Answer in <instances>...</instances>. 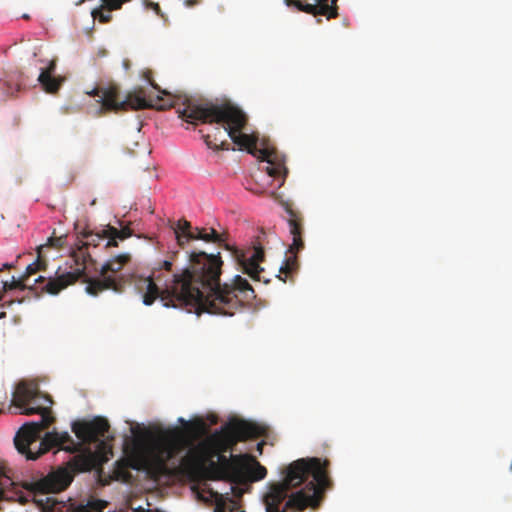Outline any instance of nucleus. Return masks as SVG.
Instances as JSON below:
<instances>
[{"label":"nucleus","mask_w":512,"mask_h":512,"mask_svg":"<svg viewBox=\"0 0 512 512\" xmlns=\"http://www.w3.org/2000/svg\"><path fill=\"white\" fill-rule=\"evenodd\" d=\"M44 247L45 246H39L37 248V259L35 262L29 264L26 268V272L22 277L19 279H15V277H12L11 282L0 280V285L2 286L4 291L12 290V289H24L29 286L28 280L29 277L36 272L45 269L46 267V260L44 258Z\"/></svg>","instance_id":"nucleus-15"},{"label":"nucleus","mask_w":512,"mask_h":512,"mask_svg":"<svg viewBox=\"0 0 512 512\" xmlns=\"http://www.w3.org/2000/svg\"><path fill=\"white\" fill-rule=\"evenodd\" d=\"M118 232H119V229L113 227V226H108L107 229H104L102 231V234L104 236V239L105 238H118Z\"/></svg>","instance_id":"nucleus-26"},{"label":"nucleus","mask_w":512,"mask_h":512,"mask_svg":"<svg viewBox=\"0 0 512 512\" xmlns=\"http://www.w3.org/2000/svg\"><path fill=\"white\" fill-rule=\"evenodd\" d=\"M183 108H178V116L187 123L198 125L199 123H216L221 128H216L214 134H203L202 137L210 149L228 150L229 143L225 136L227 135L234 144L261 161H266L269 165L266 171L271 177H286L288 170L285 167L284 159L278 154L276 149L269 145L266 140H262L258 146V137L254 134L243 133L247 125L248 117L238 106L230 102H196L189 96H180Z\"/></svg>","instance_id":"nucleus-2"},{"label":"nucleus","mask_w":512,"mask_h":512,"mask_svg":"<svg viewBox=\"0 0 512 512\" xmlns=\"http://www.w3.org/2000/svg\"><path fill=\"white\" fill-rule=\"evenodd\" d=\"M195 230L197 231L196 240L212 242L218 244L219 246L224 245L227 247L223 235L219 234L214 228L206 229L196 227Z\"/></svg>","instance_id":"nucleus-21"},{"label":"nucleus","mask_w":512,"mask_h":512,"mask_svg":"<svg viewBox=\"0 0 512 512\" xmlns=\"http://www.w3.org/2000/svg\"><path fill=\"white\" fill-rule=\"evenodd\" d=\"M172 253L158 261L147 277H137L135 288L145 305L160 299L166 307H191L197 312L232 316L245 301L255 298L249 282L237 275L232 284H220L223 261L220 253L192 251L188 266L177 269Z\"/></svg>","instance_id":"nucleus-1"},{"label":"nucleus","mask_w":512,"mask_h":512,"mask_svg":"<svg viewBox=\"0 0 512 512\" xmlns=\"http://www.w3.org/2000/svg\"><path fill=\"white\" fill-rule=\"evenodd\" d=\"M151 86L158 90L162 95L168 96L164 98L161 95L155 97H146L145 91L142 88L129 92L124 100L119 97V88L115 85L107 87H96L87 94L92 97H98L95 100L94 114L102 116L108 112H119L143 109H156L159 111L175 108L178 113V108H183L182 101L178 99L180 96H187L186 94H171L166 90H161L157 84L150 81Z\"/></svg>","instance_id":"nucleus-7"},{"label":"nucleus","mask_w":512,"mask_h":512,"mask_svg":"<svg viewBox=\"0 0 512 512\" xmlns=\"http://www.w3.org/2000/svg\"><path fill=\"white\" fill-rule=\"evenodd\" d=\"M42 279H43V278L40 276L38 279H35V281H34V282L42 281Z\"/></svg>","instance_id":"nucleus-36"},{"label":"nucleus","mask_w":512,"mask_h":512,"mask_svg":"<svg viewBox=\"0 0 512 512\" xmlns=\"http://www.w3.org/2000/svg\"><path fill=\"white\" fill-rule=\"evenodd\" d=\"M132 235V230L129 227H123L119 229L118 239L124 240Z\"/></svg>","instance_id":"nucleus-27"},{"label":"nucleus","mask_w":512,"mask_h":512,"mask_svg":"<svg viewBox=\"0 0 512 512\" xmlns=\"http://www.w3.org/2000/svg\"><path fill=\"white\" fill-rule=\"evenodd\" d=\"M39 392L40 391L36 387L22 382L18 384L16 391L13 394V404L23 410L25 407H28L32 401H36L35 397Z\"/></svg>","instance_id":"nucleus-19"},{"label":"nucleus","mask_w":512,"mask_h":512,"mask_svg":"<svg viewBox=\"0 0 512 512\" xmlns=\"http://www.w3.org/2000/svg\"><path fill=\"white\" fill-rule=\"evenodd\" d=\"M198 3H199V1H198V0H185V4H186L187 6H190V7H191V6H194V5L198 4Z\"/></svg>","instance_id":"nucleus-30"},{"label":"nucleus","mask_w":512,"mask_h":512,"mask_svg":"<svg viewBox=\"0 0 512 512\" xmlns=\"http://www.w3.org/2000/svg\"><path fill=\"white\" fill-rule=\"evenodd\" d=\"M264 442H260L257 444V451L259 452V454H262V449H263V446H264Z\"/></svg>","instance_id":"nucleus-31"},{"label":"nucleus","mask_w":512,"mask_h":512,"mask_svg":"<svg viewBox=\"0 0 512 512\" xmlns=\"http://www.w3.org/2000/svg\"><path fill=\"white\" fill-rule=\"evenodd\" d=\"M0 288L3 289L1 285H0Z\"/></svg>","instance_id":"nucleus-38"},{"label":"nucleus","mask_w":512,"mask_h":512,"mask_svg":"<svg viewBox=\"0 0 512 512\" xmlns=\"http://www.w3.org/2000/svg\"><path fill=\"white\" fill-rule=\"evenodd\" d=\"M332 5L328 4V0H285L287 6H295L298 10L312 15H325L328 18L336 15V7L334 6L337 0H331Z\"/></svg>","instance_id":"nucleus-17"},{"label":"nucleus","mask_w":512,"mask_h":512,"mask_svg":"<svg viewBox=\"0 0 512 512\" xmlns=\"http://www.w3.org/2000/svg\"><path fill=\"white\" fill-rule=\"evenodd\" d=\"M174 233L177 243L180 247H184L188 242L196 240L197 231L192 230L191 223L187 220H179L174 227Z\"/></svg>","instance_id":"nucleus-20"},{"label":"nucleus","mask_w":512,"mask_h":512,"mask_svg":"<svg viewBox=\"0 0 512 512\" xmlns=\"http://www.w3.org/2000/svg\"><path fill=\"white\" fill-rule=\"evenodd\" d=\"M284 209L288 215L287 223L289 226V232L292 236V243L289 247L288 252L291 254L285 258L283 264L279 268V274L277 278L286 282V278L290 277L294 272L298 270V258L297 253L304 248L303 241V216L300 212L295 211L291 204L285 203Z\"/></svg>","instance_id":"nucleus-10"},{"label":"nucleus","mask_w":512,"mask_h":512,"mask_svg":"<svg viewBox=\"0 0 512 512\" xmlns=\"http://www.w3.org/2000/svg\"><path fill=\"white\" fill-rule=\"evenodd\" d=\"M94 467L91 455L78 454L72 457L65 465L59 466L46 475H36L12 483L10 490L0 488L1 501H16L21 505L34 502L37 506L54 508L57 500L46 497L45 502L39 496L56 494L66 490L72 483L74 476L79 472L90 471Z\"/></svg>","instance_id":"nucleus-4"},{"label":"nucleus","mask_w":512,"mask_h":512,"mask_svg":"<svg viewBox=\"0 0 512 512\" xmlns=\"http://www.w3.org/2000/svg\"><path fill=\"white\" fill-rule=\"evenodd\" d=\"M96 203V200L94 199L92 202H91V205H94Z\"/></svg>","instance_id":"nucleus-37"},{"label":"nucleus","mask_w":512,"mask_h":512,"mask_svg":"<svg viewBox=\"0 0 512 512\" xmlns=\"http://www.w3.org/2000/svg\"><path fill=\"white\" fill-rule=\"evenodd\" d=\"M241 468L242 477L235 478L234 484L247 485L264 479L267 475V469L262 466L253 456L245 454L242 456Z\"/></svg>","instance_id":"nucleus-16"},{"label":"nucleus","mask_w":512,"mask_h":512,"mask_svg":"<svg viewBox=\"0 0 512 512\" xmlns=\"http://www.w3.org/2000/svg\"><path fill=\"white\" fill-rule=\"evenodd\" d=\"M190 445L189 440L179 428L163 431L158 439L144 452H133L126 459L118 462L117 475L127 480L128 468L145 471L150 478L160 480L171 474L168 462L175 459Z\"/></svg>","instance_id":"nucleus-6"},{"label":"nucleus","mask_w":512,"mask_h":512,"mask_svg":"<svg viewBox=\"0 0 512 512\" xmlns=\"http://www.w3.org/2000/svg\"><path fill=\"white\" fill-rule=\"evenodd\" d=\"M117 239L118 238H113V237L108 238V241H107L105 247L106 248H108V247H117L118 246Z\"/></svg>","instance_id":"nucleus-29"},{"label":"nucleus","mask_w":512,"mask_h":512,"mask_svg":"<svg viewBox=\"0 0 512 512\" xmlns=\"http://www.w3.org/2000/svg\"><path fill=\"white\" fill-rule=\"evenodd\" d=\"M107 503L103 500L93 499L88 501L85 505L72 506L68 512H103Z\"/></svg>","instance_id":"nucleus-22"},{"label":"nucleus","mask_w":512,"mask_h":512,"mask_svg":"<svg viewBox=\"0 0 512 512\" xmlns=\"http://www.w3.org/2000/svg\"><path fill=\"white\" fill-rule=\"evenodd\" d=\"M35 400L20 413L23 415L39 414L41 420L24 424L17 432L14 442L18 452L25 455L28 460L38 459L53 447H58L68 452H75L79 444L74 443L68 432H57L56 430L47 432L39 443L38 450L32 452L31 445L35 444L40 439L41 432L49 428L55 421L51 411L53 403L51 397L39 392Z\"/></svg>","instance_id":"nucleus-5"},{"label":"nucleus","mask_w":512,"mask_h":512,"mask_svg":"<svg viewBox=\"0 0 512 512\" xmlns=\"http://www.w3.org/2000/svg\"><path fill=\"white\" fill-rule=\"evenodd\" d=\"M3 267H4V268H10V267H11V265H9V264H4V265H3Z\"/></svg>","instance_id":"nucleus-35"},{"label":"nucleus","mask_w":512,"mask_h":512,"mask_svg":"<svg viewBox=\"0 0 512 512\" xmlns=\"http://www.w3.org/2000/svg\"><path fill=\"white\" fill-rule=\"evenodd\" d=\"M131 261V255L128 253L119 254L109 259L100 270L102 279H89L86 280V291L96 296L98 293L106 290H118V283L114 276L109 273L115 274L123 269V267Z\"/></svg>","instance_id":"nucleus-12"},{"label":"nucleus","mask_w":512,"mask_h":512,"mask_svg":"<svg viewBox=\"0 0 512 512\" xmlns=\"http://www.w3.org/2000/svg\"><path fill=\"white\" fill-rule=\"evenodd\" d=\"M194 429L199 432H204L207 429L206 423L202 419L193 422Z\"/></svg>","instance_id":"nucleus-28"},{"label":"nucleus","mask_w":512,"mask_h":512,"mask_svg":"<svg viewBox=\"0 0 512 512\" xmlns=\"http://www.w3.org/2000/svg\"><path fill=\"white\" fill-rule=\"evenodd\" d=\"M63 245V238L62 237H50L47 240V243L44 244V250L50 247H61Z\"/></svg>","instance_id":"nucleus-25"},{"label":"nucleus","mask_w":512,"mask_h":512,"mask_svg":"<svg viewBox=\"0 0 512 512\" xmlns=\"http://www.w3.org/2000/svg\"><path fill=\"white\" fill-rule=\"evenodd\" d=\"M19 77H15L14 75H9L8 79L5 80V92L11 96L14 95L15 92L20 91L22 86V81L19 80Z\"/></svg>","instance_id":"nucleus-24"},{"label":"nucleus","mask_w":512,"mask_h":512,"mask_svg":"<svg viewBox=\"0 0 512 512\" xmlns=\"http://www.w3.org/2000/svg\"><path fill=\"white\" fill-rule=\"evenodd\" d=\"M82 238H84L85 241H79L77 250H74L71 254L76 268L73 271L58 275L55 278H50L45 285V290L47 293L56 295L61 290L65 289L71 284H74L79 278L85 275L86 263L88 260H92L86 249L88 246H98L99 243L104 239V236L102 233L85 231L82 233Z\"/></svg>","instance_id":"nucleus-9"},{"label":"nucleus","mask_w":512,"mask_h":512,"mask_svg":"<svg viewBox=\"0 0 512 512\" xmlns=\"http://www.w3.org/2000/svg\"><path fill=\"white\" fill-rule=\"evenodd\" d=\"M265 254L262 246H253L246 251L237 254V260L242 266L244 273L253 280L260 281L261 273L264 271L260 263L264 260Z\"/></svg>","instance_id":"nucleus-14"},{"label":"nucleus","mask_w":512,"mask_h":512,"mask_svg":"<svg viewBox=\"0 0 512 512\" xmlns=\"http://www.w3.org/2000/svg\"><path fill=\"white\" fill-rule=\"evenodd\" d=\"M119 9L120 8H110L106 6V3H103L100 7L93 9L91 15L94 21L105 24L111 21L112 12Z\"/></svg>","instance_id":"nucleus-23"},{"label":"nucleus","mask_w":512,"mask_h":512,"mask_svg":"<svg viewBox=\"0 0 512 512\" xmlns=\"http://www.w3.org/2000/svg\"><path fill=\"white\" fill-rule=\"evenodd\" d=\"M243 455H218L217 451L208 443L201 442L189 447L186 454L181 457L179 467L186 475L196 478L205 476L208 479H224L231 483L235 478H241V463Z\"/></svg>","instance_id":"nucleus-8"},{"label":"nucleus","mask_w":512,"mask_h":512,"mask_svg":"<svg viewBox=\"0 0 512 512\" xmlns=\"http://www.w3.org/2000/svg\"><path fill=\"white\" fill-rule=\"evenodd\" d=\"M328 460L300 458L282 471L283 479L271 483L263 496L266 512H304L317 510L332 482L328 476Z\"/></svg>","instance_id":"nucleus-3"},{"label":"nucleus","mask_w":512,"mask_h":512,"mask_svg":"<svg viewBox=\"0 0 512 512\" xmlns=\"http://www.w3.org/2000/svg\"><path fill=\"white\" fill-rule=\"evenodd\" d=\"M55 70L56 61L51 60L48 66L45 69H42L38 77V81L48 93H56L64 81V78L54 76Z\"/></svg>","instance_id":"nucleus-18"},{"label":"nucleus","mask_w":512,"mask_h":512,"mask_svg":"<svg viewBox=\"0 0 512 512\" xmlns=\"http://www.w3.org/2000/svg\"><path fill=\"white\" fill-rule=\"evenodd\" d=\"M123 66L125 69H129V60H124L123 61Z\"/></svg>","instance_id":"nucleus-32"},{"label":"nucleus","mask_w":512,"mask_h":512,"mask_svg":"<svg viewBox=\"0 0 512 512\" xmlns=\"http://www.w3.org/2000/svg\"><path fill=\"white\" fill-rule=\"evenodd\" d=\"M110 425L105 418L96 417L91 421H78L72 424V431L84 443H95L104 437Z\"/></svg>","instance_id":"nucleus-13"},{"label":"nucleus","mask_w":512,"mask_h":512,"mask_svg":"<svg viewBox=\"0 0 512 512\" xmlns=\"http://www.w3.org/2000/svg\"><path fill=\"white\" fill-rule=\"evenodd\" d=\"M262 434V428L245 420H231L221 432L215 433L214 438L218 442V449L226 451L238 441L257 438Z\"/></svg>","instance_id":"nucleus-11"},{"label":"nucleus","mask_w":512,"mask_h":512,"mask_svg":"<svg viewBox=\"0 0 512 512\" xmlns=\"http://www.w3.org/2000/svg\"><path fill=\"white\" fill-rule=\"evenodd\" d=\"M22 18H24V19H29V15L24 14V15L22 16Z\"/></svg>","instance_id":"nucleus-34"},{"label":"nucleus","mask_w":512,"mask_h":512,"mask_svg":"<svg viewBox=\"0 0 512 512\" xmlns=\"http://www.w3.org/2000/svg\"><path fill=\"white\" fill-rule=\"evenodd\" d=\"M150 5L155 9V10H158L159 9V5L157 3H150Z\"/></svg>","instance_id":"nucleus-33"}]
</instances>
